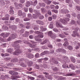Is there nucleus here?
Segmentation results:
<instances>
[{
	"label": "nucleus",
	"mask_w": 80,
	"mask_h": 80,
	"mask_svg": "<svg viewBox=\"0 0 80 80\" xmlns=\"http://www.w3.org/2000/svg\"><path fill=\"white\" fill-rule=\"evenodd\" d=\"M30 41L32 43V44H30V43L26 40H24L23 42V43H25V44H28L29 45V47L31 48H35L37 47V43L34 42V41H33L31 40Z\"/></svg>",
	"instance_id": "obj_1"
},
{
	"label": "nucleus",
	"mask_w": 80,
	"mask_h": 80,
	"mask_svg": "<svg viewBox=\"0 0 80 80\" xmlns=\"http://www.w3.org/2000/svg\"><path fill=\"white\" fill-rule=\"evenodd\" d=\"M22 41L20 40H18L17 41L14 42V43L12 44V47H17L15 48L16 49V50H18L20 48V46H18L19 45V43H21L22 42Z\"/></svg>",
	"instance_id": "obj_2"
},
{
	"label": "nucleus",
	"mask_w": 80,
	"mask_h": 80,
	"mask_svg": "<svg viewBox=\"0 0 80 80\" xmlns=\"http://www.w3.org/2000/svg\"><path fill=\"white\" fill-rule=\"evenodd\" d=\"M79 30V28L77 27L76 28L75 30L73 31V34H72L71 35L73 37H80V35L78 33V31Z\"/></svg>",
	"instance_id": "obj_3"
},
{
	"label": "nucleus",
	"mask_w": 80,
	"mask_h": 80,
	"mask_svg": "<svg viewBox=\"0 0 80 80\" xmlns=\"http://www.w3.org/2000/svg\"><path fill=\"white\" fill-rule=\"evenodd\" d=\"M17 37V34L14 33L11 34L8 38L7 39V41H10L12 39H15L16 37Z\"/></svg>",
	"instance_id": "obj_4"
},
{
	"label": "nucleus",
	"mask_w": 80,
	"mask_h": 80,
	"mask_svg": "<svg viewBox=\"0 0 80 80\" xmlns=\"http://www.w3.org/2000/svg\"><path fill=\"white\" fill-rule=\"evenodd\" d=\"M69 20H70V19L68 18H64L63 19L61 18L60 19V21L61 22L64 23H67V22H68Z\"/></svg>",
	"instance_id": "obj_5"
},
{
	"label": "nucleus",
	"mask_w": 80,
	"mask_h": 80,
	"mask_svg": "<svg viewBox=\"0 0 80 80\" xmlns=\"http://www.w3.org/2000/svg\"><path fill=\"white\" fill-rule=\"evenodd\" d=\"M69 12V11L65 8H63L61 10V13L63 14H66L67 13H68Z\"/></svg>",
	"instance_id": "obj_6"
},
{
	"label": "nucleus",
	"mask_w": 80,
	"mask_h": 80,
	"mask_svg": "<svg viewBox=\"0 0 80 80\" xmlns=\"http://www.w3.org/2000/svg\"><path fill=\"white\" fill-rule=\"evenodd\" d=\"M9 73L12 75H17L18 73L17 72H15L13 71H10L9 72Z\"/></svg>",
	"instance_id": "obj_7"
},
{
	"label": "nucleus",
	"mask_w": 80,
	"mask_h": 80,
	"mask_svg": "<svg viewBox=\"0 0 80 80\" xmlns=\"http://www.w3.org/2000/svg\"><path fill=\"white\" fill-rule=\"evenodd\" d=\"M56 25L57 27H59V28H63V26L59 22H57L56 23Z\"/></svg>",
	"instance_id": "obj_8"
},
{
	"label": "nucleus",
	"mask_w": 80,
	"mask_h": 80,
	"mask_svg": "<svg viewBox=\"0 0 80 80\" xmlns=\"http://www.w3.org/2000/svg\"><path fill=\"white\" fill-rule=\"evenodd\" d=\"M9 15L7 14L5 16V18H2V20H9Z\"/></svg>",
	"instance_id": "obj_9"
},
{
	"label": "nucleus",
	"mask_w": 80,
	"mask_h": 80,
	"mask_svg": "<svg viewBox=\"0 0 80 80\" xmlns=\"http://www.w3.org/2000/svg\"><path fill=\"white\" fill-rule=\"evenodd\" d=\"M48 35L50 36L51 38H53L55 37V35L53 34L52 31H49L48 32Z\"/></svg>",
	"instance_id": "obj_10"
},
{
	"label": "nucleus",
	"mask_w": 80,
	"mask_h": 80,
	"mask_svg": "<svg viewBox=\"0 0 80 80\" xmlns=\"http://www.w3.org/2000/svg\"><path fill=\"white\" fill-rule=\"evenodd\" d=\"M13 8L12 6L10 7V15H13L14 13V11H13Z\"/></svg>",
	"instance_id": "obj_11"
},
{
	"label": "nucleus",
	"mask_w": 80,
	"mask_h": 80,
	"mask_svg": "<svg viewBox=\"0 0 80 80\" xmlns=\"http://www.w3.org/2000/svg\"><path fill=\"white\" fill-rule=\"evenodd\" d=\"M29 34V32L26 31L25 33V34H23L22 35V36L24 37H28Z\"/></svg>",
	"instance_id": "obj_12"
},
{
	"label": "nucleus",
	"mask_w": 80,
	"mask_h": 80,
	"mask_svg": "<svg viewBox=\"0 0 80 80\" xmlns=\"http://www.w3.org/2000/svg\"><path fill=\"white\" fill-rule=\"evenodd\" d=\"M36 23H38V24L42 25H43V22L41 21L37 20L36 21Z\"/></svg>",
	"instance_id": "obj_13"
},
{
	"label": "nucleus",
	"mask_w": 80,
	"mask_h": 80,
	"mask_svg": "<svg viewBox=\"0 0 80 80\" xmlns=\"http://www.w3.org/2000/svg\"><path fill=\"white\" fill-rule=\"evenodd\" d=\"M15 7L16 9H19L20 8V7H19V6H18V3L17 2H15L14 3Z\"/></svg>",
	"instance_id": "obj_14"
},
{
	"label": "nucleus",
	"mask_w": 80,
	"mask_h": 80,
	"mask_svg": "<svg viewBox=\"0 0 80 80\" xmlns=\"http://www.w3.org/2000/svg\"><path fill=\"white\" fill-rule=\"evenodd\" d=\"M7 77H8V76L7 75H5V76L3 75H1L0 78H1V79H5V78H7Z\"/></svg>",
	"instance_id": "obj_15"
},
{
	"label": "nucleus",
	"mask_w": 80,
	"mask_h": 80,
	"mask_svg": "<svg viewBox=\"0 0 80 80\" xmlns=\"http://www.w3.org/2000/svg\"><path fill=\"white\" fill-rule=\"evenodd\" d=\"M18 16H22V15L23 16V13H22V10H19L18 11Z\"/></svg>",
	"instance_id": "obj_16"
},
{
	"label": "nucleus",
	"mask_w": 80,
	"mask_h": 80,
	"mask_svg": "<svg viewBox=\"0 0 80 80\" xmlns=\"http://www.w3.org/2000/svg\"><path fill=\"white\" fill-rule=\"evenodd\" d=\"M27 57L29 58H33L34 57V56L32 54H27Z\"/></svg>",
	"instance_id": "obj_17"
},
{
	"label": "nucleus",
	"mask_w": 80,
	"mask_h": 80,
	"mask_svg": "<svg viewBox=\"0 0 80 80\" xmlns=\"http://www.w3.org/2000/svg\"><path fill=\"white\" fill-rule=\"evenodd\" d=\"M40 29H41V30L42 32H44V31L47 30V28H43V27L42 26H41V27H40Z\"/></svg>",
	"instance_id": "obj_18"
},
{
	"label": "nucleus",
	"mask_w": 80,
	"mask_h": 80,
	"mask_svg": "<svg viewBox=\"0 0 80 80\" xmlns=\"http://www.w3.org/2000/svg\"><path fill=\"white\" fill-rule=\"evenodd\" d=\"M62 58L63 60H64V61H68V57H67L66 56H63Z\"/></svg>",
	"instance_id": "obj_19"
},
{
	"label": "nucleus",
	"mask_w": 80,
	"mask_h": 80,
	"mask_svg": "<svg viewBox=\"0 0 80 80\" xmlns=\"http://www.w3.org/2000/svg\"><path fill=\"white\" fill-rule=\"evenodd\" d=\"M19 53H20L19 51H16L15 52H13V55H18Z\"/></svg>",
	"instance_id": "obj_20"
},
{
	"label": "nucleus",
	"mask_w": 80,
	"mask_h": 80,
	"mask_svg": "<svg viewBox=\"0 0 80 80\" xmlns=\"http://www.w3.org/2000/svg\"><path fill=\"white\" fill-rule=\"evenodd\" d=\"M30 2L29 1H27L26 2V7H30Z\"/></svg>",
	"instance_id": "obj_21"
},
{
	"label": "nucleus",
	"mask_w": 80,
	"mask_h": 80,
	"mask_svg": "<svg viewBox=\"0 0 80 80\" xmlns=\"http://www.w3.org/2000/svg\"><path fill=\"white\" fill-rule=\"evenodd\" d=\"M33 14H36L37 15H40V13L38 12V11H37L36 10H34L32 12Z\"/></svg>",
	"instance_id": "obj_22"
},
{
	"label": "nucleus",
	"mask_w": 80,
	"mask_h": 80,
	"mask_svg": "<svg viewBox=\"0 0 80 80\" xmlns=\"http://www.w3.org/2000/svg\"><path fill=\"white\" fill-rule=\"evenodd\" d=\"M39 15L40 14H33V18H34L36 19L37 18V17H38V16H39Z\"/></svg>",
	"instance_id": "obj_23"
},
{
	"label": "nucleus",
	"mask_w": 80,
	"mask_h": 80,
	"mask_svg": "<svg viewBox=\"0 0 80 80\" xmlns=\"http://www.w3.org/2000/svg\"><path fill=\"white\" fill-rule=\"evenodd\" d=\"M51 62H52L54 63H56V64H58V62H56L55 61V59L52 58L51 60Z\"/></svg>",
	"instance_id": "obj_24"
},
{
	"label": "nucleus",
	"mask_w": 80,
	"mask_h": 80,
	"mask_svg": "<svg viewBox=\"0 0 80 80\" xmlns=\"http://www.w3.org/2000/svg\"><path fill=\"white\" fill-rule=\"evenodd\" d=\"M26 28L27 29H28L29 28H30V26L29 25H30V23L29 22H27L26 24Z\"/></svg>",
	"instance_id": "obj_25"
},
{
	"label": "nucleus",
	"mask_w": 80,
	"mask_h": 80,
	"mask_svg": "<svg viewBox=\"0 0 80 80\" xmlns=\"http://www.w3.org/2000/svg\"><path fill=\"white\" fill-rule=\"evenodd\" d=\"M39 5L40 7H41L45 6V4L44 3H39Z\"/></svg>",
	"instance_id": "obj_26"
},
{
	"label": "nucleus",
	"mask_w": 80,
	"mask_h": 80,
	"mask_svg": "<svg viewBox=\"0 0 80 80\" xmlns=\"http://www.w3.org/2000/svg\"><path fill=\"white\" fill-rule=\"evenodd\" d=\"M38 36L40 37V38H43V33L41 32V33L39 34Z\"/></svg>",
	"instance_id": "obj_27"
},
{
	"label": "nucleus",
	"mask_w": 80,
	"mask_h": 80,
	"mask_svg": "<svg viewBox=\"0 0 80 80\" xmlns=\"http://www.w3.org/2000/svg\"><path fill=\"white\" fill-rule=\"evenodd\" d=\"M52 12H54L55 13H58V10H55V9H53L52 10Z\"/></svg>",
	"instance_id": "obj_28"
},
{
	"label": "nucleus",
	"mask_w": 80,
	"mask_h": 80,
	"mask_svg": "<svg viewBox=\"0 0 80 80\" xmlns=\"http://www.w3.org/2000/svg\"><path fill=\"white\" fill-rule=\"evenodd\" d=\"M68 50H73V47L69 45L68 46Z\"/></svg>",
	"instance_id": "obj_29"
},
{
	"label": "nucleus",
	"mask_w": 80,
	"mask_h": 80,
	"mask_svg": "<svg viewBox=\"0 0 80 80\" xmlns=\"http://www.w3.org/2000/svg\"><path fill=\"white\" fill-rule=\"evenodd\" d=\"M63 45L64 47H67V46H68V42H65L63 44Z\"/></svg>",
	"instance_id": "obj_30"
},
{
	"label": "nucleus",
	"mask_w": 80,
	"mask_h": 80,
	"mask_svg": "<svg viewBox=\"0 0 80 80\" xmlns=\"http://www.w3.org/2000/svg\"><path fill=\"white\" fill-rule=\"evenodd\" d=\"M35 40L37 41V42H41L42 41V40L40 39H39L38 38H35Z\"/></svg>",
	"instance_id": "obj_31"
},
{
	"label": "nucleus",
	"mask_w": 80,
	"mask_h": 80,
	"mask_svg": "<svg viewBox=\"0 0 80 80\" xmlns=\"http://www.w3.org/2000/svg\"><path fill=\"white\" fill-rule=\"evenodd\" d=\"M69 67L71 68L72 70H75V66H74L72 64H70Z\"/></svg>",
	"instance_id": "obj_32"
},
{
	"label": "nucleus",
	"mask_w": 80,
	"mask_h": 80,
	"mask_svg": "<svg viewBox=\"0 0 80 80\" xmlns=\"http://www.w3.org/2000/svg\"><path fill=\"white\" fill-rule=\"evenodd\" d=\"M28 17L29 18H30V20L31 19V18H32V16L31 14H28Z\"/></svg>",
	"instance_id": "obj_33"
},
{
	"label": "nucleus",
	"mask_w": 80,
	"mask_h": 80,
	"mask_svg": "<svg viewBox=\"0 0 80 80\" xmlns=\"http://www.w3.org/2000/svg\"><path fill=\"white\" fill-rule=\"evenodd\" d=\"M71 58L72 61V62H73V63H75V59L74 58L71 57Z\"/></svg>",
	"instance_id": "obj_34"
},
{
	"label": "nucleus",
	"mask_w": 80,
	"mask_h": 80,
	"mask_svg": "<svg viewBox=\"0 0 80 80\" xmlns=\"http://www.w3.org/2000/svg\"><path fill=\"white\" fill-rule=\"evenodd\" d=\"M0 40L1 41V42H7V39H4L2 38H0Z\"/></svg>",
	"instance_id": "obj_35"
},
{
	"label": "nucleus",
	"mask_w": 80,
	"mask_h": 80,
	"mask_svg": "<svg viewBox=\"0 0 80 80\" xmlns=\"http://www.w3.org/2000/svg\"><path fill=\"white\" fill-rule=\"evenodd\" d=\"M47 42V39H46L45 40L43 41V42L41 43V45H44V44H45V43H46V42Z\"/></svg>",
	"instance_id": "obj_36"
},
{
	"label": "nucleus",
	"mask_w": 80,
	"mask_h": 80,
	"mask_svg": "<svg viewBox=\"0 0 80 80\" xmlns=\"http://www.w3.org/2000/svg\"><path fill=\"white\" fill-rule=\"evenodd\" d=\"M49 28H53V24L50 23L49 25Z\"/></svg>",
	"instance_id": "obj_37"
},
{
	"label": "nucleus",
	"mask_w": 80,
	"mask_h": 80,
	"mask_svg": "<svg viewBox=\"0 0 80 80\" xmlns=\"http://www.w3.org/2000/svg\"><path fill=\"white\" fill-rule=\"evenodd\" d=\"M59 36L60 37H61V38H63L65 37V36H64V35L63 34H59Z\"/></svg>",
	"instance_id": "obj_38"
},
{
	"label": "nucleus",
	"mask_w": 80,
	"mask_h": 80,
	"mask_svg": "<svg viewBox=\"0 0 80 80\" xmlns=\"http://www.w3.org/2000/svg\"><path fill=\"white\" fill-rule=\"evenodd\" d=\"M11 27L13 30H16L17 27L15 26H11Z\"/></svg>",
	"instance_id": "obj_39"
},
{
	"label": "nucleus",
	"mask_w": 80,
	"mask_h": 80,
	"mask_svg": "<svg viewBox=\"0 0 80 80\" xmlns=\"http://www.w3.org/2000/svg\"><path fill=\"white\" fill-rule=\"evenodd\" d=\"M46 3L48 5H49V4H50L52 3V2H51V1L47 0L46 1Z\"/></svg>",
	"instance_id": "obj_40"
},
{
	"label": "nucleus",
	"mask_w": 80,
	"mask_h": 80,
	"mask_svg": "<svg viewBox=\"0 0 80 80\" xmlns=\"http://www.w3.org/2000/svg\"><path fill=\"white\" fill-rule=\"evenodd\" d=\"M30 20V18H25L24 19L23 21H29V20Z\"/></svg>",
	"instance_id": "obj_41"
},
{
	"label": "nucleus",
	"mask_w": 80,
	"mask_h": 80,
	"mask_svg": "<svg viewBox=\"0 0 80 80\" xmlns=\"http://www.w3.org/2000/svg\"><path fill=\"white\" fill-rule=\"evenodd\" d=\"M10 3V1H9L8 0L5 1L4 4H9V3Z\"/></svg>",
	"instance_id": "obj_42"
},
{
	"label": "nucleus",
	"mask_w": 80,
	"mask_h": 80,
	"mask_svg": "<svg viewBox=\"0 0 80 80\" xmlns=\"http://www.w3.org/2000/svg\"><path fill=\"white\" fill-rule=\"evenodd\" d=\"M10 35V33L9 32L5 34V37H8V36H9Z\"/></svg>",
	"instance_id": "obj_43"
},
{
	"label": "nucleus",
	"mask_w": 80,
	"mask_h": 80,
	"mask_svg": "<svg viewBox=\"0 0 80 80\" xmlns=\"http://www.w3.org/2000/svg\"><path fill=\"white\" fill-rule=\"evenodd\" d=\"M75 21L74 20H72L71 21V25H73V24H75Z\"/></svg>",
	"instance_id": "obj_44"
},
{
	"label": "nucleus",
	"mask_w": 80,
	"mask_h": 80,
	"mask_svg": "<svg viewBox=\"0 0 80 80\" xmlns=\"http://www.w3.org/2000/svg\"><path fill=\"white\" fill-rule=\"evenodd\" d=\"M76 9H77V10H78L80 11V6H76Z\"/></svg>",
	"instance_id": "obj_45"
},
{
	"label": "nucleus",
	"mask_w": 80,
	"mask_h": 80,
	"mask_svg": "<svg viewBox=\"0 0 80 80\" xmlns=\"http://www.w3.org/2000/svg\"><path fill=\"white\" fill-rule=\"evenodd\" d=\"M53 4H54V5H58L59 4V2H57L55 1H54L52 2Z\"/></svg>",
	"instance_id": "obj_46"
},
{
	"label": "nucleus",
	"mask_w": 80,
	"mask_h": 80,
	"mask_svg": "<svg viewBox=\"0 0 80 80\" xmlns=\"http://www.w3.org/2000/svg\"><path fill=\"white\" fill-rule=\"evenodd\" d=\"M18 59L17 58H14L13 60V62H18Z\"/></svg>",
	"instance_id": "obj_47"
},
{
	"label": "nucleus",
	"mask_w": 80,
	"mask_h": 80,
	"mask_svg": "<svg viewBox=\"0 0 80 80\" xmlns=\"http://www.w3.org/2000/svg\"><path fill=\"white\" fill-rule=\"evenodd\" d=\"M52 17L53 19H56L57 18V15H53L52 16Z\"/></svg>",
	"instance_id": "obj_48"
},
{
	"label": "nucleus",
	"mask_w": 80,
	"mask_h": 80,
	"mask_svg": "<svg viewBox=\"0 0 80 80\" xmlns=\"http://www.w3.org/2000/svg\"><path fill=\"white\" fill-rule=\"evenodd\" d=\"M53 31L54 32H58V29L56 28H54L53 29Z\"/></svg>",
	"instance_id": "obj_49"
},
{
	"label": "nucleus",
	"mask_w": 80,
	"mask_h": 80,
	"mask_svg": "<svg viewBox=\"0 0 80 80\" xmlns=\"http://www.w3.org/2000/svg\"><path fill=\"white\" fill-rule=\"evenodd\" d=\"M35 57L36 58H38L39 57V54L37 53L35 55Z\"/></svg>",
	"instance_id": "obj_50"
},
{
	"label": "nucleus",
	"mask_w": 80,
	"mask_h": 80,
	"mask_svg": "<svg viewBox=\"0 0 80 80\" xmlns=\"http://www.w3.org/2000/svg\"><path fill=\"white\" fill-rule=\"evenodd\" d=\"M37 77L39 78H43V76L39 75V76H38Z\"/></svg>",
	"instance_id": "obj_51"
},
{
	"label": "nucleus",
	"mask_w": 80,
	"mask_h": 80,
	"mask_svg": "<svg viewBox=\"0 0 80 80\" xmlns=\"http://www.w3.org/2000/svg\"><path fill=\"white\" fill-rule=\"evenodd\" d=\"M29 65L30 66H32V64H33V62L32 61H29Z\"/></svg>",
	"instance_id": "obj_52"
},
{
	"label": "nucleus",
	"mask_w": 80,
	"mask_h": 80,
	"mask_svg": "<svg viewBox=\"0 0 80 80\" xmlns=\"http://www.w3.org/2000/svg\"><path fill=\"white\" fill-rule=\"evenodd\" d=\"M1 36H3V38H5V33H2L1 34Z\"/></svg>",
	"instance_id": "obj_53"
},
{
	"label": "nucleus",
	"mask_w": 80,
	"mask_h": 80,
	"mask_svg": "<svg viewBox=\"0 0 80 80\" xmlns=\"http://www.w3.org/2000/svg\"><path fill=\"white\" fill-rule=\"evenodd\" d=\"M50 8L51 9H53L55 8V6L53 5H50Z\"/></svg>",
	"instance_id": "obj_54"
},
{
	"label": "nucleus",
	"mask_w": 80,
	"mask_h": 80,
	"mask_svg": "<svg viewBox=\"0 0 80 80\" xmlns=\"http://www.w3.org/2000/svg\"><path fill=\"white\" fill-rule=\"evenodd\" d=\"M34 33L36 34H38V35H39L40 34V33H41V32L39 31H35Z\"/></svg>",
	"instance_id": "obj_55"
},
{
	"label": "nucleus",
	"mask_w": 80,
	"mask_h": 80,
	"mask_svg": "<svg viewBox=\"0 0 80 80\" xmlns=\"http://www.w3.org/2000/svg\"><path fill=\"white\" fill-rule=\"evenodd\" d=\"M65 2L66 3H67L69 4L71 2L70 0H66Z\"/></svg>",
	"instance_id": "obj_56"
},
{
	"label": "nucleus",
	"mask_w": 80,
	"mask_h": 80,
	"mask_svg": "<svg viewBox=\"0 0 80 80\" xmlns=\"http://www.w3.org/2000/svg\"><path fill=\"white\" fill-rule=\"evenodd\" d=\"M20 2L21 3H25V0H20Z\"/></svg>",
	"instance_id": "obj_57"
},
{
	"label": "nucleus",
	"mask_w": 80,
	"mask_h": 80,
	"mask_svg": "<svg viewBox=\"0 0 80 80\" xmlns=\"http://www.w3.org/2000/svg\"><path fill=\"white\" fill-rule=\"evenodd\" d=\"M48 13L49 15H52V12L50 10L48 11Z\"/></svg>",
	"instance_id": "obj_58"
},
{
	"label": "nucleus",
	"mask_w": 80,
	"mask_h": 80,
	"mask_svg": "<svg viewBox=\"0 0 80 80\" xmlns=\"http://www.w3.org/2000/svg\"><path fill=\"white\" fill-rule=\"evenodd\" d=\"M15 20V18L13 17H11L10 18V20Z\"/></svg>",
	"instance_id": "obj_59"
},
{
	"label": "nucleus",
	"mask_w": 80,
	"mask_h": 80,
	"mask_svg": "<svg viewBox=\"0 0 80 80\" xmlns=\"http://www.w3.org/2000/svg\"><path fill=\"white\" fill-rule=\"evenodd\" d=\"M11 78L12 80H16V78H15V77H14L13 76H11Z\"/></svg>",
	"instance_id": "obj_60"
},
{
	"label": "nucleus",
	"mask_w": 80,
	"mask_h": 80,
	"mask_svg": "<svg viewBox=\"0 0 80 80\" xmlns=\"http://www.w3.org/2000/svg\"><path fill=\"white\" fill-rule=\"evenodd\" d=\"M64 33V34H65V35H68L69 34H68V32H63Z\"/></svg>",
	"instance_id": "obj_61"
},
{
	"label": "nucleus",
	"mask_w": 80,
	"mask_h": 80,
	"mask_svg": "<svg viewBox=\"0 0 80 80\" xmlns=\"http://www.w3.org/2000/svg\"><path fill=\"white\" fill-rule=\"evenodd\" d=\"M24 32V29H21L20 31V33H23Z\"/></svg>",
	"instance_id": "obj_62"
},
{
	"label": "nucleus",
	"mask_w": 80,
	"mask_h": 80,
	"mask_svg": "<svg viewBox=\"0 0 80 80\" xmlns=\"http://www.w3.org/2000/svg\"><path fill=\"white\" fill-rule=\"evenodd\" d=\"M37 1H35L34 2L33 5L34 6H35V5H37Z\"/></svg>",
	"instance_id": "obj_63"
},
{
	"label": "nucleus",
	"mask_w": 80,
	"mask_h": 80,
	"mask_svg": "<svg viewBox=\"0 0 80 80\" xmlns=\"http://www.w3.org/2000/svg\"><path fill=\"white\" fill-rule=\"evenodd\" d=\"M77 18L78 20H80V14H78L77 15Z\"/></svg>",
	"instance_id": "obj_64"
}]
</instances>
